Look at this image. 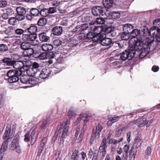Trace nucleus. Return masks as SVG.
<instances>
[{"label":"nucleus","mask_w":160,"mask_h":160,"mask_svg":"<svg viewBox=\"0 0 160 160\" xmlns=\"http://www.w3.org/2000/svg\"><path fill=\"white\" fill-rule=\"evenodd\" d=\"M152 41L151 40L147 38L144 41V44H143V41L138 39L136 41L134 46L131 47L129 45V48L118 54V56L123 61L127 59L130 60L134 57L136 51L138 52L141 51L138 55H139V58H142L146 56L150 51L151 46L153 44Z\"/></svg>","instance_id":"f257e3e1"},{"label":"nucleus","mask_w":160,"mask_h":160,"mask_svg":"<svg viewBox=\"0 0 160 160\" xmlns=\"http://www.w3.org/2000/svg\"><path fill=\"white\" fill-rule=\"evenodd\" d=\"M22 74L21 71L14 69L8 71L7 75L8 77V82L12 83L18 82L19 80V77L21 76Z\"/></svg>","instance_id":"f03ea898"},{"label":"nucleus","mask_w":160,"mask_h":160,"mask_svg":"<svg viewBox=\"0 0 160 160\" xmlns=\"http://www.w3.org/2000/svg\"><path fill=\"white\" fill-rule=\"evenodd\" d=\"M155 27V28L153 29V31H152L150 32L153 38L152 39H150L149 38H147L145 39H141V40H142L144 44V41L147 38H149L152 41L153 44L151 46L150 51H152L154 49V44L153 42L154 41L153 40L154 38H155L158 42H160V29Z\"/></svg>","instance_id":"7ed1b4c3"},{"label":"nucleus","mask_w":160,"mask_h":160,"mask_svg":"<svg viewBox=\"0 0 160 160\" xmlns=\"http://www.w3.org/2000/svg\"><path fill=\"white\" fill-rule=\"evenodd\" d=\"M29 62L28 61L13 60L12 66H13L14 68L18 69V71H21L22 72L24 71L25 68H27L29 66V65L27 64Z\"/></svg>","instance_id":"20e7f679"},{"label":"nucleus","mask_w":160,"mask_h":160,"mask_svg":"<svg viewBox=\"0 0 160 160\" xmlns=\"http://www.w3.org/2000/svg\"><path fill=\"white\" fill-rule=\"evenodd\" d=\"M98 40L97 43H100L103 46H109L111 47L112 45V40L110 38H105V34H102Z\"/></svg>","instance_id":"39448f33"},{"label":"nucleus","mask_w":160,"mask_h":160,"mask_svg":"<svg viewBox=\"0 0 160 160\" xmlns=\"http://www.w3.org/2000/svg\"><path fill=\"white\" fill-rule=\"evenodd\" d=\"M88 28V24H82L81 25H78L76 26L75 28L73 29L72 31L76 34H81L82 32H84L85 30H87Z\"/></svg>","instance_id":"423d86ee"},{"label":"nucleus","mask_w":160,"mask_h":160,"mask_svg":"<svg viewBox=\"0 0 160 160\" xmlns=\"http://www.w3.org/2000/svg\"><path fill=\"white\" fill-rule=\"evenodd\" d=\"M91 30L93 31V32L98 38L99 39L101 36L102 34H105L103 31L102 28L101 27H95V26H92L90 27Z\"/></svg>","instance_id":"0eeeda50"},{"label":"nucleus","mask_w":160,"mask_h":160,"mask_svg":"<svg viewBox=\"0 0 160 160\" xmlns=\"http://www.w3.org/2000/svg\"><path fill=\"white\" fill-rule=\"evenodd\" d=\"M52 72L51 68H45L42 69L40 73H39L40 78L41 79H45L48 77Z\"/></svg>","instance_id":"6e6552de"},{"label":"nucleus","mask_w":160,"mask_h":160,"mask_svg":"<svg viewBox=\"0 0 160 160\" xmlns=\"http://www.w3.org/2000/svg\"><path fill=\"white\" fill-rule=\"evenodd\" d=\"M68 128H64L63 129L62 128L59 130H57L53 137L56 138L58 136L59 137H62V138H66L68 135Z\"/></svg>","instance_id":"1a4fd4ad"},{"label":"nucleus","mask_w":160,"mask_h":160,"mask_svg":"<svg viewBox=\"0 0 160 160\" xmlns=\"http://www.w3.org/2000/svg\"><path fill=\"white\" fill-rule=\"evenodd\" d=\"M107 148L106 139L105 137L102 139V142L99 149V152L102 153V155L103 157L105 156L106 153Z\"/></svg>","instance_id":"9d476101"},{"label":"nucleus","mask_w":160,"mask_h":160,"mask_svg":"<svg viewBox=\"0 0 160 160\" xmlns=\"http://www.w3.org/2000/svg\"><path fill=\"white\" fill-rule=\"evenodd\" d=\"M155 28V27H153L150 28L149 30L146 28H143L139 30V35L140 36L146 37L148 35H149L151 37L152 35L151 34L150 32L152 31H153V29Z\"/></svg>","instance_id":"9b49d317"},{"label":"nucleus","mask_w":160,"mask_h":160,"mask_svg":"<svg viewBox=\"0 0 160 160\" xmlns=\"http://www.w3.org/2000/svg\"><path fill=\"white\" fill-rule=\"evenodd\" d=\"M102 128L101 125L99 124L97 126L96 128V130L95 131L93 129L92 131V135L91 137V140H92L95 137L98 138L99 137L100 133L101 131Z\"/></svg>","instance_id":"f8f14e48"},{"label":"nucleus","mask_w":160,"mask_h":160,"mask_svg":"<svg viewBox=\"0 0 160 160\" xmlns=\"http://www.w3.org/2000/svg\"><path fill=\"white\" fill-rule=\"evenodd\" d=\"M9 146L10 149L16 150V152L18 153L21 152V148L19 143L12 142Z\"/></svg>","instance_id":"ddd939ff"},{"label":"nucleus","mask_w":160,"mask_h":160,"mask_svg":"<svg viewBox=\"0 0 160 160\" xmlns=\"http://www.w3.org/2000/svg\"><path fill=\"white\" fill-rule=\"evenodd\" d=\"M39 40L42 42H48L50 40V37L45 32H42L38 35Z\"/></svg>","instance_id":"4468645a"},{"label":"nucleus","mask_w":160,"mask_h":160,"mask_svg":"<svg viewBox=\"0 0 160 160\" xmlns=\"http://www.w3.org/2000/svg\"><path fill=\"white\" fill-rule=\"evenodd\" d=\"M31 45L35 46L37 45V44H34V42L30 43L28 41H24L22 42L20 44V47L22 50L24 51L30 48V47H31Z\"/></svg>","instance_id":"2eb2a0df"},{"label":"nucleus","mask_w":160,"mask_h":160,"mask_svg":"<svg viewBox=\"0 0 160 160\" xmlns=\"http://www.w3.org/2000/svg\"><path fill=\"white\" fill-rule=\"evenodd\" d=\"M52 31L53 35L56 36L59 35L62 32V28L61 26H55L52 28Z\"/></svg>","instance_id":"dca6fc26"},{"label":"nucleus","mask_w":160,"mask_h":160,"mask_svg":"<svg viewBox=\"0 0 160 160\" xmlns=\"http://www.w3.org/2000/svg\"><path fill=\"white\" fill-rule=\"evenodd\" d=\"M114 28L112 27H109L106 28L104 32L112 37H114L116 35V33L114 31Z\"/></svg>","instance_id":"f3484780"},{"label":"nucleus","mask_w":160,"mask_h":160,"mask_svg":"<svg viewBox=\"0 0 160 160\" xmlns=\"http://www.w3.org/2000/svg\"><path fill=\"white\" fill-rule=\"evenodd\" d=\"M23 54L25 57H30L33 55L34 57V51L32 48L30 47L28 49H26L23 52Z\"/></svg>","instance_id":"a211bd4d"},{"label":"nucleus","mask_w":160,"mask_h":160,"mask_svg":"<svg viewBox=\"0 0 160 160\" xmlns=\"http://www.w3.org/2000/svg\"><path fill=\"white\" fill-rule=\"evenodd\" d=\"M102 7L99 6L93 7L92 9V14L95 16H99L100 12L102 11Z\"/></svg>","instance_id":"6ab92c4d"},{"label":"nucleus","mask_w":160,"mask_h":160,"mask_svg":"<svg viewBox=\"0 0 160 160\" xmlns=\"http://www.w3.org/2000/svg\"><path fill=\"white\" fill-rule=\"evenodd\" d=\"M133 28V26L129 23L124 24L122 27L123 31L129 33L131 32V31Z\"/></svg>","instance_id":"aec40b11"},{"label":"nucleus","mask_w":160,"mask_h":160,"mask_svg":"<svg viewBox=\"0 0 160 160\" xmlns=\"http://www.w3.org/2000/svg\"><path fill=\"white\" fill-rule=\"evenodd\" d=\"M86 36L88 39L91 40L93 42H98V37H97L93 32H89L87 35Z\"/></svg>","instance_id":"412c9836"},{"label":"nucleus","mask_w":160,"mask_h":160,"mask_svg":"<svg viewBox=\"0 0 160 160\" xmlns=\"http://www.w3.org/2000/svg\"><path fill=\"white\" fill-rule=\"evenodd\" d=\"M26 70V73L29 76H34L38 73L37 71H35L32 67L29 68H25L24 71Z\"/></svg>","instance_id":"4be33fe9"},{"label":"nucleus","mask_w":160,"mask_h":160,"mask_svg":"<svg viewBox=\"0 0 160 160\" xmlns=\"http://www.w3.org/2000/svg\"><path fill=\"white\" fill-rule=\"evenodd\" d=\"M9 138L4 140L1 147L0 152L4 153V152L7 150L8 145L9 142Z\"/></svg>","instance_id":"5701e85b"},{"label":"nucleus","mask_w":160,"mask_h":160,"mask_svg":"<svg viewBox=\"0 0 160 160\" xmlns=\"http://www.w3.org/2000/svg\"><path fill=\"white\" fill-rule=\"evenodd\" d=\"M11 130V128L10 125H8L6 129V131L4 132L3 136V139L5 140L8 139V137L10 134ZM10 139L9 138H8Z\"/></svg>","instance_id":"b1692460"},{"label":"nucleus","mask_w":160,"mask_h":160,"mask_svg":"<svg viewBox=\"0 0 160 160\" xmlns=\"http://www.w3.org/2000/svg\"><path fill=\"white\" fill-rule=\"evenodd\" d=\"M37 27L35 25H31L29 28L25 30L26 31H27L30 34H37L36 32L37 31Z\"/></svg>","instance_id":"393cba45"},{"label":"nucleus","mask_w":160,"mask_h":160,"mask_svg":"<svg viewBox=\"0 0 160 160\" xmlns=\"http://www.w3.org/2000/svg\"><path fill=\"white\" fill-rule=\"evenodd\" d=\"M102 3L105 8H110L113 4V0H103Z\"/></svg>","instance_id":"a878e982"},{"label":"nucleus","mask_w":160,"mask_h":160,"mask_svg":"<svg viewBox=\"0 0 160 160\" xmlns=\"http://www.w3.org/2000/svg\"><path fill=\"white\" fill-rule=\"evenodd\" d=\"M129 146L125 145L123 148V150L125 153L123 155V160H127L128 152H130Z\"/></svg>","instance_id":"bb28decb"},{"label":"nucleus","mask_w":160,"mask_h":160,"mask_svg":"<svg viewBox=\"0 0 160 160\" xmlns=\"http://www.w3.org/2000/svg\"><path fill=\"white\" fill-rule=\"evenodd\" d=\"M42 48L43 51H47L52 50L53 48V47L51 44L45 43L42 45Z\"/></svg>","instance_id":"cd10ccee"},{"label":"nucleus","mask_w":160,"mask_h":160,"mask_svg":"<svg viewBox=\"0 0 160 160\" xmlns=\"http://www.w3.org/2000/svg\"><path fill=\"white\" fill-rule=\"evenodd\" d=\"M3 30L4 33L8 35H12L14 32V30L13 27H9L7 28H5Z\"/></svg>","instance_id":"c85d7f7f"},{"label":"nucleus","mask_w":160,"mask_h":160,"mask_svg":"<svg viewBox=\"0 0 160 160\" xmlns=\"http://www.w3.org/2000/svg\"><path fill=\"white\" fill-rule=\"evenodd\" d=\"M17 14L24 15L26 12L25 8L23 7L19 6L16 9Z\"/></svg>","instance_id":"c756f323"},{"label":"nucleus","mask_w":160,"mask_h":160,"mask_svg":"<svg viewBox=\"0 0 160 160\" xmlns=\"http://www.w3.org/2000/svg\"><path fill=\"white\" fill-rule=\"evenodd\" d=\"M130 36L132 38H135L139 35V31L138 29H134L133 28L131 31L129 33Z\"/></svg>","instance_id":"7c9ffc66"},{"label":"nucleus","mask_w":160,"mask_h":160,"mask_svg":"<svg viewBox=\"0 0 160 160\" xmlns=\"http://www.w3.org/2000/svg\"><path fill=\"white\" fill-rule=\"evenodd\" d=\"M2 61L3 63H5L7 66H12L13 60H12L10 58H6L3 59Z\"/></svg>","instance_id":"2f4dec72"},{"label":"nucleus","mask_w":160,"mask_h":160,"mask_svg":"<svg viewBox=\"0 0 160 160\" xmlns=\"http://www.w3.org/2000/svg\"><path fill=\"white\" fill-rule=\"evenodd\" d=\"M29 13L33 17H36L39 15L40 14V11L36 8H32L30 10Z\"/></svg>","instance_id":"473e14b6"},{"label":"nucleus","mask_w":160,"mask_h":160,"mask_svg":"<svg viewBox=\"0 0 160 160\" xmlns=\"http://www.w3.org/2000/svg\"><path fill=\"white\" fill-rule=\"evenodd\" d=\"M34 57L38 58L41 60H44L47 59V52H44L41 53L38 55H36L35 54L34 55Z\"/></svg>","instance_id":"72a5a7b5"},{"label":"nucleus","mask_w":160,"mask_h":160,"mask_svg":"<svg viewBox=\"0 0 160 160\" xmlns=\"http://www.w3.org/2000/svg\"><path fill=\"white\" fill-rule=\"evenodd\" d=\"M47 23V20L46 18H40L38 21V24L40 26H43Z\"/></svg>","instance_id":"f704fd0d"},{"label":"nucleus","mask_w":160,"mask_h":160,"mask_svg":"<svg viewBox=\"0 0 160 160\" xmlns=\"http://www.w3.org/2000/svg\"><path fill=\"white\" fill-rule=\"evenodd\" d=\"M35 71L39 73L40 70H41V67L37 62H34L32 64V67H31Z\"/></svg>","instance_id":"c9c22d12"},{"label":"nucleus","mask_w":160,"mask_h":160,"mask_svg":"<svg viewBox=\"0 0 160 160\" xmlns=\"http://www.w3.org/2000/svg\"><path fill=\"white\" fill-rule=\"evenodd\" d=\"M103 8H102V11L100 12L99 16L100 17L102 16L104 18H106L109 15L110 12L108 10L104 11Z\"/></svg>","instance_id":"e433bc0d"},{"label":"nucleus","mask_w":160,"mask_h":160,"mask_svg":"<svg viewBox=\"0 0 160 160\" xmlns=\"http://www.w3.org/2000/svg\"><path fill=\"white\" fill-rule=\"evenodd\" d=\"M45 144L44 142H42V141L41 142L40 144V146L39 147L37 153V156L39 157L41 153H42L43 150V148L45 146Z\"/></svg>","instance_id":"4c0bfd02"},{"label":"nucleus","mask_w":160,"mask_h":160,"mask_svg":"<svg viewBox=\"0 0 160 160\" xmlns=\"http://www.w3.org/2000/svg\"><path fill=\"white\" fill-rule=\"evenodd\" d=\"M40 14L43 17H46L49 15L48 8H44L41 9L40 11Z\"/></svg>","instance_id":"58836bf2"},{"label":"nucleus","mask_w":160,"mask_h":160,"mask_svg":"<svg viewBox=\"0 0 160 160\" xmlns=\"http://www.w3.org/2000/svg\"><path fill=\"white\" fill-rule=\"evenodd\" d=\"M50 123V119L49 117L47 118L46 120H44L41 126L42 129H45L47 127V125Z\"/></svg>","instance_id":"ea45409f"},{"label":"nucleus","mask_w":160,"mask_h":160,"mask_svg":"<svg viewBox=\"0 0 160 160\" xmlns=\"http://www.w3.org/2000/svg\"><path fill=\"white\" fill-rule=\"evenodd\" d=\"M129 33L125 32H124L121 35V38L122 40H127L130 37Z\"/></svg>","instance_id":"a19ab883"},{"label":"nucleus","mask_w":160,"mask_h":160,"mask_svg":"<svg viewBox=\"0 0 160 160\" xmlns=\"http://www.w3.org/2000/svg\"><path fill=\"white\" fill-rule=\"evenodd\" d=\"M28 41L29 42H31L34 41L37 38V34H30L28 35Z\"/></svg>","instance_id":"79ce46f5"},{"label":"nucleus","mask_w":160,"mask_h":160,"mask_svg":"<svg viewBox=\"0 0 160 160\" xmlns=\"http://www.w3.org/2000/svg\"><path fill=\"white\" fill-rule=\"evenodd\" d=\"M76 111L74 110L73 107H71L68 112V114L69 118H71L72 117H75L76 115Z\"/></svg>","instance_id":"37998d69"},{"label":"nucleus","mask_w":160,"mask_h":160,"mask_svg":"<svg viewBox=\"0 0 160 160\" xmlns=\"http://www.w3.org/2000/svg\"><path fill=\"white\" fill-rule=\"evenodd\" d=\"M138 120V123H137V125L139 127H140L141 126L143 125H145L148 123L146 119L143 118L142 119H137Z\"/></svg>","instance_id":"c03bdc74"},{"label":"nucleus","mask_w":160,"mask_h":160,"mask_svg":"<svg viewBox=\"0 0 160 160\" xmlns=\"http://www.w3.org/2000/svg\"><path fill=\"white\" fill-rule=\"evenodd\" d=\"M78 151L76 150L72 153L70 160H78Z\"/></svg>","instance_id":"a18cd8bd"},{"label":"nucleus","mask_w":160,"mask_h":160,"mask_svg":"<svg viewBox=\"0 0 160 160\" xmlns=\"http://www.w3.org/2000/svg\"><path fill=\"white\" fill-rule=\"evenodd\" d=\"M126 129V127H124L122 128H117L116 131L115 137H119L122 132V130Z\"/></svg>","instance_id":"49530a36"},{"label":"nucleus","mask_w":160,"mask_h":160,"mask_svg":"<svg viewBox=\"0 0 160 160\" xmlns=\"http://www.w3.org/2000/svg\"><path fill=\"white\" fill-rule=\"evenodd\" d=\"M92 17L89 14H87L83 17L82 18V20L83 22H89L91 20Z\"/></svg>","instance_id":"de8ad7c7"},{"label":"nucleus","mask_w":160,"mask_h":160,"mask_svg":"<svg viewBox=\"0 0 160 160\" xmlns=\"http://www.w3.org/2000/svg\"><path fill=\"white\" fill-rule=\"evenodd\" d=\"M9 23L12 25H15L17 24V21L15 17H11L8 20Z\"/></svg>","instance_id":"09e8293b"},{"label":"nucleus","mask_w":160,"mask_h":160,"mask_svg":"<svg viewBox=\"0 0 160 160\" xmlns=\"http://www.w3.org/2000/svg\"><path fill=\"white\" fill-rule=\"evenodd\" d=\"M29 79L26 76H21L20 78V81L22 83L28 84Z\"/></svg>","instance_id":"8fccbe9b"},{"label":"nucleus","mask_w":160,"mask_h":160,"mask_svg":"<svg viewBox=\"0 0 160 160\" xmlns=\"http://www.w3.org/2000/svg\"><path fill=\"white\" fill-rule=\"evenodd\" d=\"M8 50V47L7 46L4 44H0V51L2 52H4Z\"/></svg>","instance_id":"3c124183"},{"label":"nucleus","mask_w":160,"mask_h":160,"mask_svg":"<svg viewBox=\"0 0 160 160\" xmlns=\"http://www.w3.org/2000/svg\"><path fill=\"white\" fill-rule=\"evenodd\" d=\"M112 45H114L116 47H118L119 48H121L123 46L121 41H115V42H112Z\"/></svg>","instance_id":"603ef678"},{"label":"nucleus","mask_w":160,"mask_h":160,"mask_svg":"<svg viewBox=\"0 0 160 160\" xmlns=\"http://www.w3.org/2000/svg\"><path fill=\"white\" fill-rule=\"evenodd\" d=\"M36 133V130L34 129H33L31 133V145H33L34 143L36 141V139H34V135Z\"/></svg>","instance_id":"864d4df0"},{"label":"nucleus","mask_w":160,"mask_h":160,"mask_svg":"<svg viewBox=\"0 0 160 160\" xmlns=\"http://www.w3.org/2000/svg\"><path fill=\"white\" fill-rule=\"evenodd\" d=\"M96 22L98 24H103L104 23L105 21L103 18H97L96 19Z\"/></svg>","instance_id":"5fc2aeb1"},{"label":"nucleus","mask_w":160,"mask_h":160,"mask_svg":"<svg viewBox=\"0 0 160 160\" xmlns=\"http://www.w3.org/2000/svg\"><path fill=\"white\" fill-rule=\"evenodd\" d=\"M85 116V115L84 114H81L79 117L77 119L76 121L75 122L74 125H77L80 122L81 120H83L82 118H84Z\"/></svg>","instance_id":"6e6d98bb"},{"label":"nucleus","mask_w":160,"mask_h":160,"mask_svg":"<svg viewBox=\"0 0 160 160\" xmlns=\"http://www.w3.org/2000/svg\"><path fill=\"white\" fill-rule=\"evenodd\" d=\"M55 54L52 52H47V59H49L53 58Z\"/></svg>","instance_id":"4d7b16f0"},{"label":"nucleus","mask_w":160,"mask_h":160,"mask_svg":"<svg viewBox=\"0 0 160 160\" xmlns=\"http://www.w3.org/2000/svg\"><path fill=\"white\" fill-rule=\"evenodd\" d=\"M153 24L155 26L154 27L157 28L160 27V18L156 19L153 22Z\"/></svg>","instance_id":"13d9d810"},{"label":"nucleus","mask_w":160,"mask_h":160,"mask_svg":"<svg viewBox=\"0 0 160 160\" xmlns=\"http://www.w3.org/2000/svg\"><path fill=\"white\" fill-rule=\"evenodd\" d=\"M15 18L17 21H21L23 20L25 18V17L24 15L20 14H18L15 17Z\"/></svg>","instance_id":"bf43d9fd"},{"label":"nucleus","mask_w":160,"mask_h":160,"mask_svg":"<svg viewBox=\"0 0 160 160\" xmlns=\"http://www.w3.org/2000/svg\"><path fill=\"white\" fill-rule=\"evenodd\" d=\"M62 43V41L59 39H54L53 41V44L56 46H59L61 45Z\"/></svg>","instance_id":"052dcab7"},{"label":"nucleus","mask_w":160,"mask_h":160,"mask_svg":"<svg viewBox=\"0 0 160 160\" xmlns=\"http://www.w3.org/2000/svg\"><path fill=\"white\" fill-rule=\"evenodd\" d=\"M15 33L18 35H21L23 34V33L24 32V30L21 28H17L15 30Z\"/></svg>","instance_id":"680f3d73"},{"label":"nucleus","mask_w":160,"mask_h":160,"mask_svg":"<svg viewBox=\"0 0 160 160\" xmlns=\"http://www.w3.org/2000/svg\"><path fill=\"white\" fill-rule=\"evenodd\" d=\"M138 122V120H135L129 122L127 126L126 127V128H127L128 127H130L133 126L135 124H136V125H137Z\"/></svg>","instance_id":"e2e57ef3"},{"label":"nucleus","mask_w":160,"mask_h":160,"mask_svg":"<svg viewBox=\"0 0 160 160\" xmlns=\"http://www.w3.org/2000/svg\"><path fill=\"white\" fill-rule=\"evenodd\" d=\"M138 148L136 147V146L135 147L133 146L131 149L130 152V153L133 155H136Z\"/></svg>","instance_id":"0e129e2a"},{"label":"nucleus","mask_w":160,"mask_h":160,"mask_svg":"<svg viewBox=\"0 0 160 160\" xmlns=\"http://www.w3.org/2000/svg\"><path fill=\"white\" fill-rule=\"evenodd\" d=\"M62 2V1H60L58 0H55L52 2V5L54 7H58L61 4Z\"/></svg>","instance_id":"69168bd1"},{"label":"nucleus","mask_w":160,"mask_h":160,"mask_svg":"<svg viewBox=\"0 0 160 160\" xmlns=\"http://www.w3.org/2000/svg\"><path fill=\"white\" fill-rule=\"evenodd\" d=\"M48 9L49 14L54 13L57 12L56 8L55 7H50Z\"/></svg>","instance_id":"338daca9"},{"label":"nucleus","mask_w":160,"mask_h":160,"mask_svg":"<svg viewBox=\"0 0 160 160\" xmlns=\"http://www.w3.org/2000/svg\"><path fill=\"white\" fill-rule=\"evenodd\" d=\"M117 140L113 138H110L108 140L107 142L109 144H117Z\"/></svg>","instance_id":"774afa93"}]
</instances>
